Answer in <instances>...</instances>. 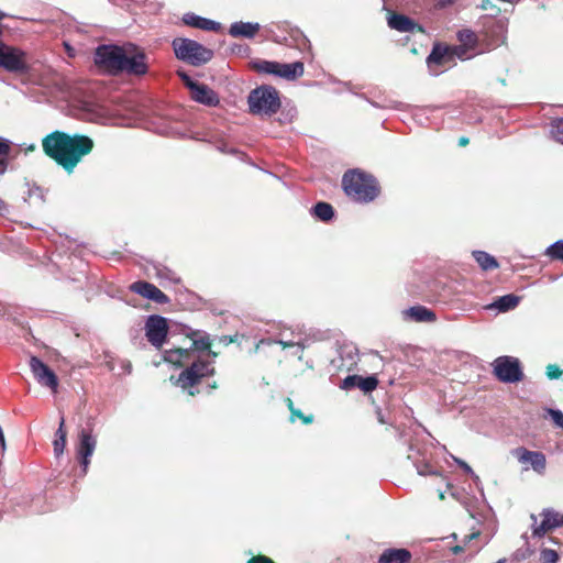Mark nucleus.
I'll list each match as a JSON object with an SVG mask.
<instances>
[{"mask_svg":"<svg viewBox=\"0 0 563 563\" xmlns=\"http://www.w3.org/2000/svg\"><path fill=\"white\" fill-rule=\"evenodd\" d=\"M246 563H275L271 558L258 554L255 556H252Z\"/></svg>","mask_w":563,"mask_h":563,"instance_id":"obj_39","label":"nucleus"},{"mask_svg":"<svg viewBox=\"0 0 563 563\" xmlns=\"http://www.w3.org/2000/svg\"><path fill=\"white\" fill-rule=\"evenodd\" d=\"M411 560V553L407 549H387L379 559L378 563H408Z\"/></svg>","mask_w":563,"mask_h":563,"instance_id":"obj_22","label":"nucleus"},{"mask_svg":"<svg viewBox=\"0 0 563 563\" xmlns=\"http://www.w3.org/2000/svg\"><path fill=\"white\" fill-rule=\"evenodd\" d=\"M189 347H176L164 352V360L176 367L184 368L177 377L170 376V382L186 391L189 396H197L200 390L197 388L206 377L216 374L212 361L201 358L200 352L209 350L212 345L210 336L200 331H192L187 335Z\"/></svg>","mask_w":563,"mask_h":563,"instance_id":"obj_1","label":"nucleus"},{"mask_svg":"<svg viewBox=\"0 0 563 563\" xmlns=\"http://www.w3.org/2000/svg\"><path fill=\"white\" fill-rule=\"evenodd\" d=\"M122 73L132 76H144L148 73L147 55L143 48L134 44L126 45Z\"/></svg>","mask_w":563,"mask_h":563,"instance_id":"obj_9","label":"nucleus"},{"mask_svg":"<svg viewBox=\"0 0 563 563\" xmlns=\"http://www.w3.org/2000/svg\"><path fill=\"white\" fill-rule=\"evenodd\" d=\"M29 365L36 382L41 386L48 388L53 394H56L59 380L54 371L37 356H31Z\"/></svg>","mask_w":563,"mask_h":563,"instance_id":"obj_10","label":"nucleus"},{"mask_svg":"<svg viewBox=\"0 0 563 563\" xmlns=\"http://www.w3.org/2000/svg\"><path fill=\"white\" fill-rule=\"evenodd\" d=\"M285 402L290 411V422H294L296 419L301 420L303 424H311L313 422L314 416L312 413L305 415L301 410L295 408L294 401L290 398H286Z\"/></svg>","mask_w":563,"mask_h":563,"instance_id":"obj_26","label":"nucleus"},{"mask_svg":"<svg viewBox=\"0 0 563 563\" xmlns=\"http://www.w3.org/2000/svg\"><path fill=\"white\" fill-rule=\"evenodd\" d=\"M418 474L426 476V475H440V473L434 470L430 464H423L418 466Z\"/></svg>","mask_w":563,"mask_h":563,"instance_id":"obj_38","label":"nucleus"},{"mask_svg":"<svg viewBox=\"0 0 563 563\" xmlns=\"http://www.w3.org/2000/svg\"><path fill=\"white\" fill-rule=\"evenodd\" d=\"M10 144L7 140L0 137V156H9Z\"/></svg>","mask_w":563,"mask_h":563,"instance_id":"obj_40","label":"nucleus"},{"mask_svg":"<svg viewBox=\"0 0 563 563\" xmlns=\"http://www.w3.org/2000/svg\"><path fill=\"white\" fill-rule=\"evenodd\" d=\"M445 496H444V493L443 492H440L439 493V499L440 500H444Z\"/></svg>","mask_w":563,"mask_h":563,"instance_id":"obj_53","label":"nucleus"},{"mask_svg":"<svg viewBox=\"0 0 563 563\" xmlns=\"http://www.w3.org/2000/svg\"><path fill=\"white\" fill-rule=\"evenodd\" d=\"M8 168V156H0V175Z\"/></svg>","mask_w":563,"mask_h":563,"instance_id":"obj_44","label":"nucleus"},{"mask_svg":"<svg viewBox=\"0 0 563 563\" xmlns=\"http://www.w3.org/2000/svg\"><path fill=\"white\" fill-rule=\"evenodd\" d=\"M459 38L461 42H464L465 44H471V45L475 44L476 40H477L475 33L472 31L460 32Z\"/></svg>","mask_w":563,"mask_h":563,"instance_id":"obj_37","label":"nucleus"},{"mask_svg":"<svg viewBox=\"0 0 563 563\" xmlns=\"http://www.w3.org/2000/svg\"><path fill=\"white\" fill-rule=\"evenodd\" d=\"M172 46L175 56L191 66L205 65L213 57L212 49L190 38L176 37L173 40Z\"/></svg>","mask_w":563,"mask_h":563,"instance_id":"obj_4","label":"nucleus"},{"mask_svg":"<svg viewBox=\"0 0 563 563\" xmlns=\"http://www.w3.org/2000/svg\"><path fill=\"white\" fill-rule=\"evenodd\" d=\"M168 334V323L166 318L153 314L145 322V335L148 342L156 349H161Z\"/></svg>","mask_w":563,"mask_h":563,"instance_id":"obj_11","label":"nucleus"},{"mask_svg":"<svg viewBox=\"0 0 563 563\" xmlns=\"http://www.w3.org/2000/svg\"><path fill=\"white\" fill-rule=\"evenodd\" d=\"M455 463L466 473H472V467L461 459H454Z\"/></svg>","mask_w":563,"mask_h":563,"instance_id":"obj_43","label":"nucleus"},{"mask_svg":"<svg viewBox=\"0 0 563 563\" xmlns=\"http://www.w3.org/2000/svg\"><path fill=\"white\" fill-rule=\"evenodd\" d=\"M303 64L301 62H295L291 64H282L278 63V73L276 76L286 78L288 80H294L303 74Z\"/></svg>","mask_w":563,"mask_h":563,"instance_id":"obj_23","label":"nucleus"},{"mask_svg":"<svg viewBox=\"0 0 563 563\" xmlns=\"http://www.w3.org/2000/svg\"><path fill=\"white\" fill-rule=\"evenodd\" d=\"M376 417H377V420H378V422H379L380 424H385V423H387V421H386V419H385V417H384V415H383L382 409H379V408H377V409H376Z\"/></svg>","mask_w":563,"mask_h":563,"instance_id":"obj_45","label":"nucleus"},{"mask_svg":"<svg viewBox=\"0 0 563 563\" xmlns=\"http://www.w3.org/2000/svg\"><path fill=\"white\" fill-rule=\"evenodd\" d=\"M514 457L522 465H530L532 470L543 475L547 468V457L541 451H530L525 446H518L511 451Z\"/></svg>","mask_w":563,"mask_h":563,"instance_id":"obj_13","label":"nucleus"},{"mask_svg":"<svg viewBox=\"0 0 563 563\" xmlns=\"http://www.w3.org/2000/svg\"><path fill=\"white\" fill-rule=\"evenodd\" d=\"M540 515L543 517V519L539 525L537 523V517L531 515V520L533 521V537L542 538L555 528L563 526V515L558 511L552 509H543Z\"/></svg>","mask_w":563,"mask_h":563,"instance_id":"obj_12","label":"nucleus"},{"mask_svg":"<svg viewBox=\"0 0 563 563\" xmlns=\"http://www.w3.org/2000/svg\"><path fill=\"white\" fill-rule=\"evenodd\" d=\"M473 256L483 271H492L498 268L497 260L484 251H474Z\"/></svg>","mask_w":563,"mask_h":563,"instance_id":"obj_25","label":"nucleus"},{"mask_svg":"<svg viewBox=\"0 0 563 563\" xmlns=\"http://www.w3.org/2000/svg\"><path fill=\"white\" fill-rule=\"evenodd\" d=\"M468 143H470V139H468V137H466V136H461V137L459 139V146H462V147H463V146L468 145Z\"/></svg>","mask_w":563,"mask_h":563,"instance_id":"obj_47","label":"nucleus"},{"mask_svg":"<svg viewBox=\"0 0 563 563\" xmlns=\"http://www.w3.org/2000/svg\"><path fill=\"white\" fill-rule=\"evenodd\" d=\"M454 60V53L450 47L434 45L430 55L427 58V63L429 67L433 65L438 66H446Z\"/></svg>","mask_w":563,"mask_h":563,"instance_id":"obj_19","label":"nucleus"},{"mask_svg":"<svg viewBox=\"0 0 563 563\" xmlns=\"http://www.w3.org/2000/svg\"><path fill=\"white\" fill-rule=\"evenodd\" d=\"M465 547L463 544H456L454 547L451 548V551L454 553V554H460L462 553L463 551H465Z\"/></svg>","mask_w":563,"mask_h":563,"instance_id":"obj_46","label":"nucleus"},{"mask_svg":"<svg viewBox=\"0 0 563 563\" xmlns=\"http://www.w3.org/2000/svg\"><path fill=\"white\" fill-rule=\"evenodd\" d=\"M313 214L319 220L327 222L334 217V209L330 203L320 201L313 207Z\"/></svg>","mask_w":563,"mask_h":563,"instance_id":"obj_27","label":"nucleus"},{"mask_svg":"<svg viewBox=\"0 0 563 563\" xmlns=\"http://www.w3.org/2000/svg\"><path fill=\"white\" fill-rule=\"evenodd\" d=\"M549 416H551L553 423L563 429V412L556 409H548Z\"/></svg>","mask_w":563,"mask_h":563,"instance_id":"obj_36","label":"nucleus"},{"mask_svg":"<svg viewBox=\"0 0 563 563\" xmlns=\"http://www.w3.org/2000/svg\"><path fill=\"white\" fill-rule=\"evenodd\" d=\"M560 556L555 550L543 548L540 551L541 563H558Z\"/></svg>","mask_w":563,"mask_h":563,"instance_id":"obj_32","label":"nucleus"},{"mask_svg":"<svg viewBox=\"0 0 563 563\" xmlns=\"http://www.w3.org/2000/svg\"><path fill=\"white\" fill-rule=\"evenodd\" d=\"M545 374L549 379H558L562 376L563 371L556 364H549Z\"/></svg>","mask_w":563,"mask_h":563,"instance_id":"obj_33","label":"nucleus"},{"mask_svg":"<svg viewBox=\"0 0 563 563\" xmlns=\"http://www.w3.org/2000/svg\"><path fill=\"white\" fill-rule=\"evenodd\" d=\"M253 69L258 73L276 75L278 73V62L258 60L253 63Z\"/></svg>","mask_w":563,"mask_h":563,"instance_id":"obj_29","label":"nucleus"},{"mask_svg":"<svg viewBox=\"0 0 563 563\" xmlns=\"http://www.w3.org/2000/svg\"><path fill=\"white\" fill-rule=\"evenodd\" d=\"M489 0H483L482 9L486 10L488 8Z\"/></svg>","mask_w":563,"mask_h":563,"instance_id":"obj_51","label":"nucleus"},{"mask_svg":"<svg viewBox=\"0 0 563 563\" xmlns=\"http://www.w3.org/2000/svg\"><path fill=\"white\" fill-rule=\"evenodd\" d=\"M95 147L93 140L85 134H69L55 130L42 139L44 154L71 174L85 156Z\"/></svg>","mask_w":563,"mask_h":563,"instance_id":"obj_2","label":"nucleus"},{"mask_svg":"<svg viewBox=\"0 0 563 563\" xmlns=\"http://www.w3.org/2000/svg\"><path fill=\"white\" fill-rule=\"evenodd\" d=\"M67 440L65 438H56L53 442L55 456H60L66 448Z\"/></svg>","mask_w":563,"mask_h":563,"instance_id":"obj_34","label":"nucleus"},{"mask_svg":"<svg viewBox=\"0 0 563 563\" xmlns=\"http://www.w3.org/2000/svg\"><path fill=\"white\" fill-rule=\"evenodd\" d=\"M249 106L253 114L272 115L279 110L280 99L275 88L262 86L251 91Z\"/></svg>","mask_w":563,"mask_h":563,"instance_id":"obj_5","label":"nucleus"},{"mask_svg":"<svg viewBox=\"0 0 563 563\" xmlns=\"http://www.w3.org/2000/svg\"><path fill=\"white\" fill-rule=\"evenodd\" d=\"M378 386V379L376 376L362 377L360 375H347L341 384L342 389H351L354 387L360 388L364 393H372Z\"/></svg>","mask_w":563,"mask_h":563,"instance_id":"obj_17","label":"nucleus"},{"mask_svg":"<svg viewBox=\"0 0 563 563\" xmlns=\"http://www.w3.org/2000/svg\"><path fill=\"white\" fill-rule=\"evenodd\" d=\"M545 255L549 256L551 260H558L563 262V240H560L550 245L545 251Z\"/></svg>","mask_w":563,"mask_h":563,"instance_id":"obj_30","label":"nucleus"},{"mask_svg":"<svg viewBox=\"0 0 563 563\" xmlns=\"http://www.w3.org/2000/svg\"><path fill=\"white\" fill-rule=\"evenodd\" d=\"M4 16H5V14L0 11V20H2Z\"/></svg>","mask_w":563,"mask_h":563,"instance_id":"obj_54","label":"nucleus"},{"mask_svg":"<svg viewBox=\"0 0 563 563\" xmlns=\"http://www.w3.org/2000/svg\"><path fill=\"white\" fill-rule=\"evenodd\" d=\"M519 303V298L515 295H505L499 297L493 305V307L497 308L499 311H508L514 309Z\"/></svg>","mask_w":563,"mask_h":563,"instance_id":"obj_28","label":"nucleus"},{"mask_svg":"<svg viewBox=\"0 0 563 563\" xmlns=\"http://www.w3.org/2000/svg\"><path fill=\"white\" fill-rule=\"evenodd\" d=\"M342 188L353 201L368 203L380 195L378 180L360 168L349 169L343 174Z\"/></svg>","mask_w":563,"mask_h":563,"instance_id":"obj_3","label":"nucleus"},{"mask_svg":"<svg viewBox=\"0 0 563 563\" xmlns=\"http://www.w3.org/2000/svg\"><path fill=\"white\" fill-rule=\"evenodd\" d=\"M0 67L10 73L26 74L30 70L27 55L18 47L2 43L0 46Z\"/></svg>","mask_w":563,"mask_h":563,"instance_id":"obj_7","label":"nucleus"},{"mask_svg":"<svg viewBox=\"0 0 563 563\" xmlns=\"http://www.w3.org/2000/svg\"><path fill=\"white\" fill-rule=\"evenodd\" d=\"M207 351H208V355L209 356H211L213 358L218 356V352L212 351L211 347L209 350H207Z\"/></svg>","mask_w":563,"mask_h":563,"instance_id":"obj_50","label":"nucleus"},{"mask_svg":"<svg viewBox=\"0 0 563 563\" xmlns=\"http://www.w3.org/2000/svg\"><path fill=\"white\" fill-rule=\"evenodd\" d=\"M177 75H178V77L181 79L183 84H184V85H185V86H186L190 91L195 88V86H197V85L199 84V82H197V81L192 80V79H191V77H190L187 73H185V71H183V70H178V71H177Z\"/></svg>","mask_w":563,"mask_h":563,"instance_id":"obj_35","label":"nucleus"},{"mask_svg":"<svg viewBox=\"0 0 563 563\" xmlns=\"http://www.w3.org/2000/svg\"><path fill=\"white\" fill-rule=\"evenodd\" d=\"M190 97L196 102L208 107H216L220 102L217 92L205 84H198L195 86L190 91Z\"/></svg>","mask_w":563,"mask_h":563,"instance_id":"obj_18","label":"nucleus"},{"mask_svg":"<svg viewBox=\"0 0 563 563\" xmlns=\"http://www.w3.org/2000/svg\"><path fill=\"white\" fill-rule=\"evenodd\" d=\"M550 132L556 142L563 144V118L552 120Z\"/></svg>","mask_w":563,"mask_h":563,"instance_id":"obj_31","label":"nucleus"},{"mask_svg":"<svg viewBox=\"0 0 563 563\" xmlns=\"http://www.w3.org/2000/svg\"><path fill=\"white\" fill-rule=\"evenodd\" d=\"M96 449V440L91 432L87 429H82L79 432V443L77 446V455L79 463L84 468V473H87L88 465L90 463L89 457L92 455Z\"/></svg>","mask_w":563,"mask_h":563,"instance_id":"obj_15","label":"nucleus"},{"mask_svg":"<svg viewBox=\"0 0 563 563\" xmlns=\"http://www.w3.org/2000/svg\"><path fill=\"white\" fill-rule=\"evenodd\" d=\"M479 550V548H473L471 549V553H470V556H473L475 553H477Z\"/></svg>","mask_w":563,"mask_h":563,"instance_id":"obj_52","label":"nucleus"},{"mask_svg":"<svg viewBox=\"0 0 563 563\" xmlns=\"http://www.w3.org/2000/svg\"><path fill=\"white\" fill-rule=\"evenodd\" d=\"M183 22L188 26L200 29L203 31L218 32L221 30V24L219 22L199 16L195 13H186L183 16Z\"/></svg>","mask_w":563,"mask_h":563,"instance_id":"obj_20","label":"nucleus"},{"mask_svg":"<svg viewBox=\"0 0 563 563\" xmlns=\"http://www.w3.org/2000/svg\"><path fill=\"white\" fill-rule=\"evenodd\" d=\"M125 52L126 45H100L95 53V63L109 75L115 76L122 74Z\"/></svg>","mask_w":563,"mask_h":563,"instance_id":"obj_6","label":"nucleus"},{"mask_svg":"<svg viewBox=\"0 0 563 563\" xmlns=\"http://www.w3.org/2000/svg\"><path fill=\"white\" fill-rule=\"evenodd\" d=\"M479 536H481V532H479V531H473V532H471L470 534H466V536L464 537L463 541H462V542H463V545L466 548V547H467V544H468L471 541H473V540L477 539Z\"/></svg>","mask_w":563,"mask_h":563,"instance_id":"obj_42","label":"nucleus"},{"mask_svg":"<svg viewBox=\"0 0 563 563\" xmlns=\"http://www.w3.org/2000/svg\"><path fill=\"white\" fill-rule=\"evenodd\" d=\"M221 342L223 344L228 345V344L234 342V339L232 336L224 335V336L221 338Z\"/></svg>","mask_w":563,"mask_h":563,"instance_id":"obj_48","label":"nucleus"},{"mask_svg":"<svg viewBox=\"0 0 563 563\" xmlns=\"http://www.w3.org/2000/svg\"><path fill=\"white\" fill-rule=\"evenodd\" d=\"M407 314L417 322H433L435 313L424 306H415L407 310Z\"/></svg>","mask_w":563,"mask_h":563,"instance_id":"obj_24","label":"nucleus"},{"mask_svg":"<svg viewBox=\"0 0 563 563\" xmlns=\"http://www.w3.org/2000/svg\"><path fill=\"white\" fill-rule=\"evenodd\" d=\"M129 289L132 292L142 296L143 298L153 300L161 305L169 302V298L165 292H163L154 284L145 280L134 282L133 284L130 285Z\"/></svg>","mask_w":563,"mask_h":563,"instance_id":"obj_14","label":"nucleus"},{"mask_svg":"<svg viewBox=\"0 0 563 563\" xmlns=\"http://www.w3.org/2000/svg\"><path fill=\"white\" fill-rule=\"evenodd\" d=\"M493 373L503 383H517L523 379V372L518 358L499 356L493 362Z\"/></svg>","mask_w":563,"mask_h":563,"instance_id":"obj_8","label":"nucleus"},{"mask_svg":"<svg viewBox=\"0 0 563 563\" xmlns=\"http://www.w3.org/2000/svg\"><path fill=\"white\" fill-rule=\"evenodd\" d=\"M388 25L398 32L423 33L424 29L411 18L391 12L388 16Z\"/></svg>","mask_w":563,"mask_h":563,"instance_id":"obj_16","label":"nucleus"},{"mask_svg":"<svg viewBox=\"0 0 563 563\" xmlns=\"http://www.w3.org/2000/svg\"><path fill=\"white\" fill-rule=\"evenodd\" d=\"M55 437L56 438H65L67 439V431L65 429V419L64 417L60 418V421H59V426H58V429L55 433Z\"/></svg>","mask_w":563,"mask_h":563,"instance_id":"obj_41","label":"nucleus"},{"mask_svg":"<svg viewBox=\"0 0 563 563\" xmlns=\"http://www.w3.org/2000/svg\"><path fill=\"white\" fill-rule=\"evenodd\" d=\"M208 387L213 390V389H217L218 388V383L216 380H213L212 383L208 384Z\"/></svg>","mask_w":563,"mask_h":563,"instance_id":"obj_49","label":"nucleus"},{"mask_svg":"<svg viewBox=\"0 0 563 563\" xmlns=\"http://www.w3.org/2000/svg\"><path fill=\"white\" fill-rule=\"evenodd\" d=\"M260 31L258 23L251 22H235L232 23L229 29V34L233 37H246L252 38Z\"/></svg>","mask_w":563,"mask_h":563,"instance_id":"obj_21","label":"nucleus"}]
</instances>
